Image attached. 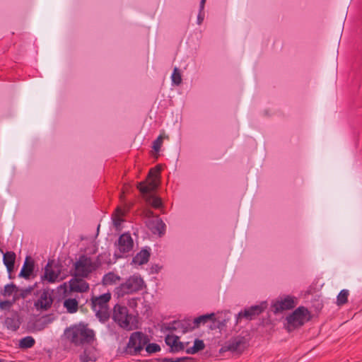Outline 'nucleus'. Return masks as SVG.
Segmentation results:
<instances>
[{"label":"nucleus","instance_id":"f257e3e1","mask_svg":"<svg viewBox=\"0 0 362 362\" xmlns=\"http://www.w3.org/2000/svg\"><path fill=\"white\" fill-rule=\"evenodd\" d=\"M160 170L159 165L151 168L146 180L137 185V189L141 194L146 197V202L155 209L161 207V199L153 195H149V194L155 191L159 185Z\"/></svg>","mask_w":362,"mask_h":362},{"label":"nucleus","instance_id":"c756f323","mask_svg":"<svg viewBox=\"0 0 362 362\" xmlns=\"http://www.w3.org/2000/svg\"><path fill=\"white\" fill-rule=\"evenodd\" d=\"M349 296V291L343 289L337 296V303L338 305H342L347 303Z\"/></svg>","mask_w":362,"mask_h":362},{"label":"nucleus","instance_id":"423d86ee","mask_svg":"<svg viewBox=\"0 0 362 362\" xmlns=\"http://www.w3.org/2000/svg\"><path fill=\"white\" fill-rule=\"evenodd\" d=\"M149 341L148 337L142 332H132L123 352L130 356L139 355Z\"/></svg>","mask_w":362,"mask_h":362},{"label":"nucleus","instance_id":"c85d7f7f","mask_svg":"<svg viewBox=\"0 0 362 362\" xmlns=\"http://www.w3.org/2000/svg\"><path fill=\"white\" fill-rule=\"evenodd\" d=\"M192 357L183 356L178 358H162L158 359V362H189L192 361Z\"/></svg>","mask_w":362,"mask_h":362},{"label":"nucleus","instance_id":"b1692460","mask_svg":"<svg viewBox=\"0 0 362 362\" xmlns=\"http://www.w3.org/2000/svg\"><path fill=\"white\" fill-rule=\"evenodd\" d=\"M192 322H193L192 319L187 318V319H185L182 321H180V322H175V323L177 324L178 327H180L182 329V332L184 333H185V332H187L189 331H192L197 328V327H194V326H193L194 325H193Z\"/></svg>","mask_w":362,"mask_h":362},{"label":"nucleus","instance_id":"f8f14e48","mask_svg":"<svg viewBox=\"0 0 362 362\" xmlns=\"http://www.w3.org/2000/svg\"><path fill=\"white\" fill-rule=\"evenodd\" d=\"M53 299L48 290H43L35 302L34 306L37 310H47L51 308Z\"/></svg>","mask_w":362,"mask_h":362},{"label":"nucleus","instance_id":"6ab92c4d","mask_svg":"<svg viewBox=\"0 0 362 362\" xmlns=\"http://www.w3.org/2000/svg\"><path fill=\"white\" fill-rule=\"evenodd\" d=\"M51 321L45 317L36 320L35 322L29 324L30 330L32 332H40L43 330Z\"/></svg>","mask_w":362,"mask_h":362},{"label":"nucleus","instance_id":"37998d69","mask_svg":"<svg viewBox=\"0 0 362 362\" xmlns=\"http://www.w3.org/2000/svg\"><path fill=\"white\" fill-rule=\"evenodd\" d=\"M0 362H6L4 360L1 359Z\"/></svg>","mask_w":362,"mask_h":362},{"label":"nucleus","instance_id":"9d476101","mask_svg":"<svg viewBox=\"0 0 362 362\" xmlns=\"http://www.w3.org/2000/svg\"><path fill=\"white\" fill-rule=\"evenodd\" d=\"M93 266L90 258L85 255L80 256L78 260L75 263L74 276L86 277L92 272Z\"/></svg>","mask_w":362,"mask_h":362},{"label":"nucleus","instance_id":"e433bc0d","mask_svg":"<svg viewBox=\"0 0 362 362\" xmlns=\"http://www.w3.org/2000/svg\"><path fill=\"white\" fill-rule=\"evenodd\" d=\"M202 11L199 10V13L197 16V23L199 25L202 24L204 21V15L202 13Z\"/></svg>","mask_w":362,"mask_h":362},{"label":"nucleus","instance_id":"1a4fd4ad","mask_svg":"<svg viewBox=\"0 0 362 362\" xmlns=\"http://www.w3.org/2000/svg\"><path fill=\"white\" fill-rule=\"evenodd\" d=\"M266 308V303L263 302L260 305H252L240 311L235 315V325H238L242 319H245L249 321L254 320L256 317L262 314Z\"/></svg>","mask_w":362,"mask_h":362},{"label":"nucleus","instance_id":"0eeeda50","mask_svg":"<svg viewBox=\"0 0 362 362\" xmlns=\"http://www.w3.org/2000/svg\"><path fill=\"white\" fill-rule=\"evenodd\" d=\"M144 284L143 279L139 276L133 275L119 286V294L124 296L142 290Z\"/></svg>","mask_w":362,"mask_h":362},{"label":"nucleus","instance_id":"7ed1b4c3","mask_svg":"<svg viewBox=\"0 0 362 362\" xmlns=\"http://www.w3.org/2000/svg\"><path fill=\"white\" fill-rule=\"evenodd\" d=\"M111 293L107 292L99 296H92L91 308L95 313V316L101 323L107 322L110 317L109 302Z\"/></svg>","mask_w":362,"mask_h":362},{"label":"nucleus","instance_id":"2eb2a0df","mask_svg":"<svg viewBox=\"0 0 362 362\" xmlns=\"http://www.w3.org/2000/svg\"><path fill=\"white\" fill-rule=\"evenodd\" d=\"M179 339H180L177 336L169 334L166 336L165 341V344L170 347V352L177 353L185 349L184 344Z\"/></svg>","mask_w":362,"mask_h":362},{"label":"nucleus","instance_id":"412c9836","mask_svg":"<svg viewBox=\"0 0 362 362\" xmlns=\"http://www.w3.org/2000/svg\"><path fill=\"white\" fill-rule=\"evenodd\" d=\"M215 320V314H206L203 315H200L194 319H193V326L194 327H199L200 325H205L209 321L214 322Z\"/></svg>","mask_w":362,"mask_h":362},{"label":"nucleus","instance_id":"4468645a","mask_svg":"<svg viewBox=\"0 0 362 362\" xmlns=\"http://www.w3.org/2000/svg\"><path fill=\"white\" fill-rule=\"evenodd\" d=\"M134 246L133 239L130 234L125 233L122 234L118 239V249L122 253L130 252Z\"/></svg>","mask_w":362,"mask_h":362},{"label":"nucleus","instance_id":"f3484780","mask_svg":"<svg viewBox=\"0 0 362 362\" xmlns=\"http://www.w3.org/2000/svg\"><path fill=\"white\" fill-rule=\"evenodd\" d=\"M21 323L20 317L16 313L6 317L4 321V325L6 328L12 331H16L19 328Z\"/></svg>","mask_w":362,"mask_h":362},{"label":"nucleus","instance_id":"6e6552de","mask_svg":"<svg viewBox=\"0 0 362 362\" xmlns=\"http://www.w3.org/2000/svg\"><path fill=\"white\" fill-rule=\"evenodd\" d=\"M248 346V340L245 337L236 336L230 339L221 348V352L231 351L242 354Z\"/></svg>","mask_w":362,"mask_h":362},{"label":"nucleus","instance_id":"a211bd4d","mask_svg":"<svg viewBox=\"0 0 362 362\" xmlns=\"http://www.w3.org/2000/svg\"><path fill=\"white\" fill-rule=\"evenodd\" d=\"M150 255V248L142 249L133 257L132 262L139 265L144 264L148 262Z\"/></svg>","mask_w":362,"mask_h":362},{"label":"nucleus","instance_id":"f03ea898","mask_svg":"<svg viewBox=\"0 0 362 362\" xmlns=\"http://www.w3.org/2000/svg\"><path fill=\"white\" fill-rule=\"evenodd\" d=\"M110 316L112 320L124 330L131 331L137 327L134 323V321L137 322L136 316L130 313L128 308L124 305L115 304Z\"/></svg>","mask_w":362,"mask_h":362},{"label":"nucleus","instance_id":"72a5a7b5","mask_svg":"<svg viewBox=\"0 0 362 362\" xmlns=\"http://www.w3.org/2000/svg\"><path fill=\"white\" fill-rule=\"evenodd\" d=\"M163 136L159 135L158 138L153 142V148L156 152H158L163 144Z\"/></svg>","mask_w":362,"mask_h":362},{"label":"nucleus","instance_id":"393cba45","mask_svg":"<svg viewBox=\"0 0 362 362\" xmlns=\"http://www.w3.org/2000/svg\"><path fill=\"white\" fill-rule=\"evenodd\" d=\"M120 279V277L114 272H108L103 277V283L105 285H112Z\"/></svg>","mask_w":362,"mask_h":362},{"label":"nucleus","instance_id":"39448f33","mask_svg":"<svg viewBox=\"0 0 362 362\" xmlns=\"http://www.w3.org/2000/svg\"><path fill=\"white\" fill-rule=\"evenodd\" d=\"M310 319L311 315L308 309L304 306H300L286 317L285 328L288 332H291L303 326Z\"/></svg>","mask_w":362,"mask_h":362},{"label":"nucleus","instance_id":"79ce46f5","mask_svg":"<svg viewBox=\"0 0 362 362\" xmlns=\"http://www.w3.org/2000/svg\"><path fill=\"white\" fill-rule=\"evenodd\" d=\"M68 333V327H66L64 330V335L65 336Z\"/></svg>","mask_w":362,"mask_h":362},{"label":"nucleus","instance_id":"bb28decb","mask_svg":"<svg viewBox=\"0 0 362 362\" xmlns=\"http://www.w3.org/2000/svg\"><path fill=\"white\" fill-rule=\"evenodd\" d=\"M166 226L165 223L161 220H157L154 226L152 228V231L153 233H158L160 236L163 235L165 232Z\"/></svg>","mask_w":362,"mask_h":362},{"label":"nucleus","instance_id":"dca6fc26","mask_svg":"<svg viewBox=\"0 0 362 362\" xmlns=\"http://www.w3.org/2000/svg\"><path fill=\"white\" fill-rule=\"evenodd\" d=\"M34 269V261L30 256H27L19 276L25 279H29Z\"/></svg>","mask_w":362,"mask_h":362},{"label":"nucleus","instance_id":"ddd939ff","mask_svg":"<svg viewBox=\"0 0 362 362\" xmlns=\"http://www.w3.org/2000/svg\"><path fill=\"white\" fill-rule=\"evenodd\" d=\"M83 277H76L69 280V295L72 292L80 293L83 297V293L89 290V284L83 279Z\"/></svg>","mask_w":362,"mask_h":362},{"label":"nucleus","instance_id":"2f4dec72","mask_svg":"<svg viewBox=\"0 0 362 362\" xmlns=\"http://www.w3.org/2000/svg\"><path fill=\"white\" fill-rule=\"evenodd\" d=\"M79 303L80 297L78 296L75 298H69V313H74L78 310Z\"/></svg>","mask_w":362,"mask_h":362},{"label":"nucleus","instance_id":"7c9ffc66","mask_svg":"<svg viewBox=\"0 0 362 362\" xmlns=\"http://www.w3.org/2000/svg\"><path fill=\"white\" fill-rule=\"evenodd\" d=\"M172 83L174 85L179 86L182 83V75L178 68L175 67L171 76Z\"/></svg>","mask_w":362,"mask_h":362},{"label":"nucleus","instance_id":"f704fd0d","mask_svg":"<svg viewBox=\"0 0 362 362\" xmlns=\"http://www.w3.org/2000/svg\"><path fill=\"white\" fill-rule=\"evenodd\" d=\"M80 361L81 362H88L90 361H95V358H93V357L90 356V351L86 349L80 355Z\"/></svg>","mask_w":362,"mask_h":362},{"label":"nucleus","instance_id":"5701e85b","mask_svg":"<svg viewBox=\"0 0 362 362\" xmlns=\"http://www.w3.org/2000/svg\"><path fill=\"white\" fill-rule=\"evenodd\" d=\"M205 348V344L203 340L196 339L194 342V346L186 349V353L188 354H194L197 352L202 351Z\"/></svg>","mask_w":362,"mask_h":362},{"label":"nucleus","instance_id":"c9c22d12","mask_svg":"<svg viewBox=\"0 0 362 362\" xmlns=\"http://www.w3.org/2000/svg\"><path fill=\"white\" fill-rule=\"evenodd\" d=\"M33 291V288L32 287H29L28 288H25V289H22L21 291V293H20V296L22 297V298H25L26 297L29 293H30Z\"/></svg>","mask_w":362,"mask_h":362},{"label":"nucleus","instance_id":"cd10ccee","mask_svg":"<svg viewBox=\"0 0 362 362\" xmlns=\"http://www.w3.org/2000/svg\"><path fill=\"white\" fill-rule=\"evenodd\" d=\"M18 291V288L16 286L13 284H7L4 286V288L2 291V295L4 297H10L14 293H16Z\"/></svg>","mask_w":362,"mask_h":362},{"label":"nucleus","instance_id":"aec40b11","mask_svg":"<svg viewBox=\"0 0 362 362\" xmlns=\"http://www.w3.org/2000/svg\"><path fill=\"white\" fill-rule=\"evenodd\" d=\"M15 259L16 254L13 252H6L4 254L3 262L9 273L14 269Z\"/></svg>","mask_w":362,"mask_h":362},{"label":"nucleus","instance_id":"4be33fe9","mask_svg":"<svg viewBox=\"0 0 362 362\" xmlns=\"http://www.w3.org/2000/svg\"><path fill=\"white\" fill-rule=\"evenodd\" d=\"M59 277V274L55 272L52 269L49 264L47 263L45 268L44 275L42 276V279L47 280L49 282H54L57 278Z\"/></svg>","mask_w":362,"mask_h":362},{"label":"nucleus","instance_id":"9b49d317","mask_svg":"<svg viewBox=\"0 0 362 362\" xmlns=\"http://www.w3.org/2000/svg\"><path fill=\"white\" fill-rule=\"evenodd\" d=\"M296 305L295 298L287 296L283 299H278L273 302L272 308L274 313H279L284 310H291Z\"/></svg>","mask_w":362,"mask_h":362},{"label":"nucleus","instance_id":"ea45409f","mask_svg":"<svg viewBox=\"0 0 362 362\" xmlns=\"http://www.w3.org/2000/svg\"><path fill=\"white\" fill-rule=\"evenodd\" d=\"M63 305H64V308H66L68 310V305H69V303H68V298H65L64 299Z\"/></svg>","mask_w":362,"mask_h":362},{"label":"nucleus","instance_id":"20e7f679","mask_svg":"<svg viewBox=\"0 0 362 362\" xmlns=\"http://www.w3.org/2000/svg\"><path fill=\"white\" fill-rule=\"evenodd\" d=\"M69 335L71 336V342L76 345L90 344L95 340L94 331L83 322L69 327Z\"/></svg>","mask_w":362,"mask_h":362},{"label":"nucleus","instance_id":"a878e982","mask_svg":"<svg viewBox=\"0 0 362 362\" xmlns=\"http://www.w3.org/2000/svg\"><path fill=\"white\" fill-rule=\"evenodd\" d=\"M35 344V339L31 337V336H27V337H25L23 338H22L20 341H19V347L21 349H29V348H31L33 347Z\"/></svg>","mask_w":362,"mask_h":362},{"label":"nucleus","instance_id":"58836bf2","mask_svg":"<svg viewBox=\"0 0 362 362\" xmlns=\"http://www.w3.org/2000/svg\"><path fill=\"white\" fill-rule=\"evenodd\" d=\"M205 3H206V0H201L200 5H199V7H200L199 10L203 11V9L204 8Z\"/></svg>","mask_w":362,"mask_h":362},{"label":"nucleus","instance_id":"473e14b6","mask_svg":"<svg viewBox=\"0 0 362 362\" xmlns=\"http://www.w3.org/2000/svg\"><path fill=\"white\" fill-rule=\"evenodd\" d=\"M146 351L149 354H154L160 351V346L156 343H148L145 346Z\"/></svg>","mask_w":362,"mask_h":362},{"label":"nucleus","instance_id":"a19ab883","mask_svg":"<svg viewBox=\"0 0 362 362\" xmlns=\"http://www.w3.org/2000/svg\"><path fill=\"white\" fill-rule=\"evenodd\" d=\"M66 283L64 282L62 285L60 286V288H64V293H66Z\"/></svg>","mask_w":362,"mask_h":362},{"label":"nucleus","instance_id":"4c0bfd02","mask_svg":"<svg viewBox=\"0 0 362 362\" xmlns=\"http://www.w3.org/2000/svg\"><path fill=\"white\" fill-rule=\"evenodd\" d=\"M11 303L8 300L1 301L0 302V308H4L6 306H10Z\"/></svg>","mask_w":362,"mask_h":362}]
</instances>
